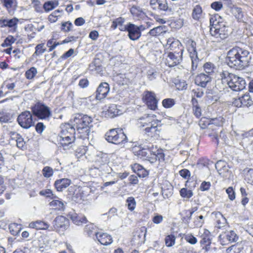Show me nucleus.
Instances as JSON below:
<instances>
[{"label":"nucleus","mask_w":253,"mask_h":253,"mask_svg":"<svg viewBox=\"0 0 253 253\" xmlns=\"http://www.w3.org/2000/svg\"><path fill=\"white\" fill-rule=\"evenodd\" d=\"M251 59L248 50L236 46L228 51L226 61L230 67L240 70L249 66Z\"/></svg>","instance_id":"f257e3e1"},{"label":"nucleus","mask_w":253,"mask_h":253,"mask_svg":"<svg viewBox=\"0 0 253 253\" xmlns=\"http://www.w3.org/2000/svg\"><path fill=\"white\" fill-rule=\"evenodd\" d=\"M210 34L216 39L224 40L229 35V28L222 21L221 17L216 14L212 16L210 19Z\"/></svg>","instance_id":"f03ea898"},{"label":"nucleus","mask_w":253,"mask_h":253,"mask_svg":"<svg viewBox=\"0 0 253 253\" xmlns=\"http://www.w3.org/2000/svg\"><path fill=\"white\" fill-rule=\"evenodd\" d=\"M92 120L90 116L80 113L75 114L74 117V126L84 139L88 138L90 127H92Z\"/></svg>","instance_id":"7ed1b4c3"},{"label":"nucleus","mask_w":253,"mask_h":253,"mask_svg":"<svg viewBox=\"0 0 253 253\" xmlns=\"http://www.w3.org/2000/svg\"><path fill=\"white\" fill-rule=\"evenodd\" d=\"M58 141L64 150L69 149L75 140V128L73 125L66 123L60 126Z\"/></svg>","instance_id":"20e7f679"},{"label":"nucleus","mask_w":253,"mask_h":253,"mask_svg":"<svg viewBox=\"0 0 253 253\" xmlns=\"http://www.w3.org/2000/svg\"><path fill=\"white\" fill-rule=\"evenodd\" d=\"M222 82L226 83L228 86L233 91H238L243 90L246 86L245 80L235 74L230 73L227 71H223L220 74Z\"/></svg>","instance_id":"39448f33"},{"label":"nucleus","mask_w":253,"mask_h":253,"mask_svg":"<svg viewBox=\"0 0 253 253\" xmlns=\"http://www.w3.org/2000/svg\"><path fill=\"white\" fill-rule=\"evenodd\" d=\"M105 139L108 142L115 144H124L127 141L126 136L123 130L119 128L111 129L107 132Z\"/></svg>","instance_id":"423d86ee"},{"label":"nucleus","mask_w":253,"mask_h":253,"mask_svg":"<svg viewBox=\"0 0 253 253\" xmlns=\"http://www.w3.org/2000/svg\"><path fill=\"white\" fill-rule=\"evenodd\" d=\"M32 111L33 114L40 119H48L51 116L50 109L41 102H37L32 107Z\"/></svg>","instance_id":"0eeeda50"},{"label":"nucleus","mask_w":253,"mask_h":253,"mask_svg":"<svg viewBox=\"0 0 253 253\" xmlns=\"http://www.w3.org/2000/svg\"><path fill=\"white\" fill-rule=\"evenodd\" d=\"M183 51V48H181L174 51V52H169L166 58V64L169 67H173L179 64L182 60Z\"/></svg>","instance_id":"6e6552de"},{"label":"nucleus","mask_w":253,"mask_h":253,"mask_svg":"<svg viewBox=\"0 0 253 253\" xmlns=\"http://www.w3.org/2000/svg\"><path fill=\"white\" fill-rule=\"evenodd\" d=\"M17 121L19 125L24 128H29L34 124L32 115L28 111L23 112L20 114L17 118Z\"/></svg>","instance_id":"1a4fd4ad"},{"label":"nucleus","mask_w":253,"mask_h":253,"mask_svg":"<svg viewBox=\"0 0 253 253\" xmlns=\"http://www.w3.org/2000/svg\"><path fill=\"white\" fill-rule=\"evenodd\" d=\"M144 29L142 25L137 26L135 24L128 23L126 31L128 32V36L132 41L138 40L141 36V31Z\"/></svg>","instance_id":"9d476101"},{"label":"nucleus","mask_w":253,"mask_h":253,"mask_svg":"<svg viewBox=\"0 0 253 253\" xmlns=\"http://www.w3.org/2000/svg\"><path fill=\"white\" fill-rule=\"evenodd\" d=\"M143 98L150 109L155 110L157 108L158 100L154 92L150 91H145Z\"/></svg>","instance_id":"9b49d317"},{"label":"nucleus","mask_w":253,"mask_h":253,"mask_svg":"<svg viewBox=\"0 0 253 253\" xmlns=\"http://www.w3.org/2000/svg\"><path fill=\"white\" fill-rule=\"evenodd\" d=\"M219 242L222 245H225L230 242H236L238 236L232 230L225 232L220 234L218 237Z\"/></svg>","instance_id":"f8f14e48"},{"label":"nucleus","mask_w":253,"mask_h":253,"mask_svg":"<svg viewBox=\"0 0 253 253\" xmlns=\"http://www.w3.org/2000/svg\"><path fill=\"white\" fill-rule=\"evenodd\" d=\"M53 226L56 231H63L69 226V220L63 216H57L53 221Z\"/></svg>","instance_id":"ddd939ff"},{"label":"nucleus","mask_w":253,"mask_h":253,"mask_svg":"<svg viewBox=\"0 0 253 253\" xmlns=\"http://www.w3.org/2000/svg\"><path fill=\"white\" fill-rule=\"evenodd\" d=\"M156 116L154 115L145 114L137 119V125L139 127H143L150 126L156 119Z\"/></svg>","instance_id":"4468645a"},{"label":"nucleus","mask_w":253,"mask_h":253,"mask_svg":"<svg viewBox=\"0 0 253 253\" xmlns=\"http://www.w3.org/2000/svg\"><path fill=\"white\" fill-rule=\"evenodd\" d=\"M19 20L14 17L12 19L4 18L0 19V28L8 27L15 32L17 28Z\"/></svg>","instance_id":"2eb2a0df"},{"label":"nucleus","mask_w":253,"mask_h":253,"mask_svg":"<svg viewBox=\"0 0 253 253\" xmlns=\"http://www.w3.org/2000/svg\"><path fill=\"white\" fill-rule=\"evenodd\" d=\"M211 77L205 73H201L196 76L195 83L196 85L205 88L207 84L211 82Z\"/></svg>","instance_id":"dca6fc26"},{"label":"nucleus","mask_w":253,"mask_h":253,"mask_svg":"<svg viewBox=\"0 0 253 253\" xmlns=\"http://www.w3.org/2000/svg\"><path fill=\"white\" fill-rule=\"evenodd\" d=\"M124 110L121 106L116 104H111L105 112V115L108 117L112 118L123 114Z\"/></svg>","instance_id":"f3484780"},{"label":"nucleus","mask_w":253,"mask_h":253,"mask_svg":"<svg viewBox=\"0 0 253 253\" xmlns=\"http://www.w3.org/2000/svg\"><path fill=\"white\" fill-rule=\"evenodd\" d=\"M109 84L107 83H102L98 86L96 91V98L101 100L105 98L109 92Z\"/></svg>","instance_id":"a211bd4d"},{"label":"nucleus","mask_w":253,"mask_h":253,"mask_svg":"<svg viewBox=\"0 0 253 253\" xmlns=\"http://www.w3.org/2000/svg\"><path fill=\"white\" fill-rule=\"evenodd\" d=\"M101 157H99L96 160V164L99 166L98 169L105 172L110 173L111 168L108 166V160L105 154H102Z\"/></svg>","instance_id":"6ab92c4d"},{"label":"nucleus","mask_w":253,"mask_h":253,"mask_svg":"<svg viewBox=\"0 0 253 253\" xmlns=\"http://www.w3.org/2000/svg\"><path fill=\"white\" fill-rule=\"evenodd\" d=\"M160 123V121L155 120L152 124L145 128V133L151 137H156L159 135V130L158 129V126Z\"/></svg>","instance_id":"aec40b11"},{"label":"nucleus","mask_w":253,"mask_h":253,"mask_svg":"<svg viewBox=\"0 0 253 253\" xmlns=\"http://www.w3.org/2000/svg\"><path fill=\"white\" fill-rule=\"evenodd\" d=\"M125 19L122 17H119L115 19L112 23L111 28L115 30L118 28L121 31H126L127 30V25H125Z\"/></svg>","instance_id":"412c9836"},{"label":"nucleus","mask_w":253,"mask_h":253,"mask_svg":"<svg viewBox=\"0 0 253 253\" xmlns=\"http://www.w3.org/2000/svg\"><path fill=\"white\" fill-rule=\"evenodd\" d=\"M96 238L101 244L105 246L108 245L113 242L111 236L106 233L99 232L96 234Z\"/></svg>","instance_id":"4be33fe9"},{"label":"nucleus","mask_w":253,"mask_h":253,"mask_svg":"<svg viewBox=\"0 0 253 253\" xmlns=\"http://www.w3.org/2000/svg\"><path fill=\"white\" fill-rule=\"evenodd\" d=\"M71 183V181L68 178H62L56 180L54 186L58 191H62L63 189L68 187Z\"/></svg>","instance_id":"5701e85b"},{"label":"nucleus","mask_w":253,"mask_h":253,"mask_svg":"<svg viewBox=\"0 0 253 253\" xmlns=\"http://www.w3.org/2000/svg\"><path fill=\"white\" fill-rule=\"evenodd\" d=\"M199 236L201 238L200 242L202 246L205 244L209 243L211 240V232L206 229H202L199 231Z\"/></svg>","instance_id":"b1692460"},{"label":"nucleus","mask_w":253,"mask_h":253,"mask_svg":"<svg viewBox=\"0 0 253 253\" xmlns=\"http://www.w3.org/2000/svg\"><path fill=\"white\" fill-rule=\"evenodd\" d=\"M70 218L74 224L77 225H82L83 223H86L87 220L85 216L84 215H79L74 212L70 214Z\"/></svg>","instance_id":"393cba45"},{"label":"nucleus","mask_w":253,"mask_h":253,"mask_svg":"<svg viewBox=\"0 0 253 253\" xmlns=\"http://www.w3.org/2000/svg\"><path fill=\"white\" fill-rule=\"evenodd\" d=\"M29 227L37 230H46L49 227V225L46 222L37 220L31 222L29 224Z\"/></svg>","instance_id":"a878e982"},{"label":"nucleus","mask_w":253,"mask_h":253,"mask_svg":"<svg viewBox=\"0 0 253 253\" xmlns=\"http://www.w3.org/2000/svg\"><path fill=\"white\" fill-rule=\"evenodd\" d=\"M147 146L146 148H139L138 150H136L135 148H133V152L134 154L138 156L140 159H142L143 160H146L148 158V156L149 154V148L148 147L150 146Z\"/></svg>","instance_id":"bb28decb"},{"label":"nucleus","mask_w":253,"mask_h":253,"mask_svg":"<svg viewBox=\"0 0 253 253\" xmlns=\"http://www.w3.org/2000/svg\"><path fill=\"white\" fill-rule=\"evenodd\" d=\"M133 171L140 177H145L148 175V171L142 166L135 164L132 167Z\"/></svg>","instance_id":"cd10ccee"},{"label":"nucleus","mask_w":253,"mask_h":253,"mask_svg":"<svg viewBox=\"0 0 253 253\" xmlns=\"http://www.w3.org/2000/svg\"><path fill=\"white\" fill-rule=\"evenodd\" d=\"M11 134L13 136L12 139H15L16 142L17 147L21 149H25L26 148V143L22 136L19 133L14 132H11Z\"/></svg>","instance_id":"c85d7f7f"},{"label":"nucleus","mask_w":253,"mask_h":253,"mask_svg":"<svg viewBox=\"0 0 253 253\" xmlns=\"http://www.w3.org/2000/svg\"><path fill=\"white\" fill-rule=\"evenodd\" d=\"M215 216L216 218L215 226L220 229L223 227L226 224V219L220 212H215Z\"/></svg>","instance_id":"c756f323"},{"label":"nucleus","mask_w":253,"mask_h":253,"mask_svg":"<svg viewBox=\"0 0 253 253\" xmlns=\"http://www.w3.org/2000/svg\"><path fill=\"white\" fill-rule=\"evenodd\" d=\"M49 205L54 210L58 211H63L65 208L64 203L59 200H52L50 202Z\"/></svg>","instance_id":"7c9ffc66"},{"label":"nucleus","mask_w":253,"mask_h":253,"mask_svg":"<svg viewBox=\"0 0 253 253\" xmlns=\"http://www.w3.org/2000/svg\"><path fill=\"white\" fill-rule=\"evenodd\" d=\"M84 232L89 237L95 236L96 237V234L99 232L96 231V227L92 223L87 224L84 228Z\"/></svg>","instance_id":"2f4dec72"},{"label":"nucleus","mask_w":253,"mask_h":253,"mask_svg":"<svg viewBox=\"0 0 253 253\" xmlns=\"http://www.w3.org/2000/svg\"><path fill=\"white\" fill-rule=\"evenodd\" d=\"M215 167L220 174L224 175V173L228 171V167L226 166V163L224 161H218L216 163Z\"/></svg>","instance_id":"473e14b6"},{"label":"nucleus","mask_w":253,"mask_h":253,"mask_svg":"<svg viewBox=\"0 0 253 253\" xmlns=\"http://www.w3.org/2000/svg\"><path fill=\"white\" fill-rule=\"evenodd\" d=\"M244 247L241 243L232 245L226 250V253H240Z\"/></svg>","instance_id":"72a5a7b5"},{"label":"nucleus","mask_w":253,"mask_h":253,"mask_svg":"<svg viewBox=\"0 0 253 253\" xmlns=\"http://www.w3.org/2000/svg\"><path fill=\"white\" fill-rule=\"evenodd\" d=\"M196 46V43L195 42L193 41L188 42L187 50L189 52L190 58L195 57V56H198Z\"/></svg>","instance_id":"f704fd0d"},{"label":"nucleus","mask_w":253,"mask_h":253,"mask_svg":"<svg viewBox=\"0 0 253 253\" xmlns=\"http://www.w3.org/2000/svg\"><path fill=\"white\" fill-rule=\"evenodd\" d=\"M203 68L207 75L210 76L214 73L216 69L215 65L211 62H206L203 65Z\"/></svg>","instance_id":"c9c22d12"},{"label":"nucleus","mask_w":253,"mask_h":253,"mask_svg":"<svg viewBox=\"0 0 253 253\" xmlns=\"http://www.w3.org/2000/svg\"><path fill=\"white\" fill-rule=\"evenodd\" d=\"M22 229V225L20 224L16 223H12L9 225V229L11 233L14 236H17L20 233Z\"/></svg>","instance_id":"e433bc0d"},{"label":"nucleus","mask_w":253,"mask_h":253,"mask_svg":"<svg viewBox=\"0 0 253 253\" xmlns=\"http://www.w3.org/2000/svg\"><path fill=\"white\" fill-rule=\"evenodd\" d=\"M193 104V111L194 114L197 118H199L201 116V109L198 105V101L196 98L192 99Z\"/></svg>","instance_id":"4c0bfd02"},{"label":"nucleus","mask_w":253,"mask_h":253,"mask_svg":"<svg viewBox=\"0 0 253 253\" xmlns=\"http://www.w3.org/2000/svg\"><path fill=\"white\" fill-rule=\"evenodd\" d=\"M224 121L225 120L223 117H219L218 118L212 119L211 121H210V122H208V124L209 125H211V126L210 127V128L213 129V128H212V125H214L217 126H222Z\"/></svg>","instance_id":"58836bf2"},{"label":"nucleus","mask_w":253,"mask_h":253,"mask_svg":"<svg viewBox=\"0 0 253 253\" xmlns=\"http://www.w3.org/2000/svg\"><path fill=\"white\" fill-rule=\"evenodd\" d=\"M243 107H249L251 106L253 101L249 94H244L240 97Z\"/></svg>","instance_id":"ea45409f"},{"label":"nucleus","mask_w":253,"mask_h":253,"mask_svg":"<svg viewBox=\"0 0 253 253\" xmlns=\"http://www.w3.org/2000/svg\"><path fill=\"white\" fill-rule=\"evenodd\" d=\"M151 152L155 153L157 161L158 160L160 162H164L165 160V154L162 149H158L157 148H154V150H151Z\"/></svg>","instance_id":"a19ab883"},{"label":"nucleus","mask_w":253,"mask_h":253,"mask_svg":"<svg viewBox=\"0 0 253 253\" xmlns=\"http://www.w3.org/2000/svg\"><path fill=\"white\" fill-rule=\"evenodd\" d=\"M202 10L199 5H196L193 9L192 17L195 20H198L201 16Z\"/></svg>","instance_id":"79ce46f5"},{"label":"nucleus","mask_w":253,"mask_h":253,"mask_svg":"<svg viewBox=\"0 0 253 253\" xmlns=\"http://www.w3.org/2000/svg\"><path fill=\"white\" fill-rule=\"evenodd\" d=\"M165 244L167 247H170L173 246L175 242V237L172 234L167 236L165 239Z\"/></svg>","instance_id":"37998d69"},{"label":"nucleus","mask_w":253,"mask_h":253,"mask_svg":"<svg viewBox=\"0 0 253 253\" xmlns=\"http://www.w3.org/2000/svg\"><path fill=\"white\" fill-rule=\"evenodd\" d=\"M149 150V154L148 156V158L146 160L148 161L150 163L153 164L157 161V158H156L155 153L152 152H151V150H154V147L153 145H151L148 147Z\"/></svg>","instance_id":"c03bdc74"},{"label":"nucleus","mask_w":253,"mask_h":253,"mask_svg":"<svg viewBox=\"0 0 253 253\" xmlns=\"http://www.w3.org/2000/svg\"><path fill=\"white\" fill-rule=\"evenodd\" d=\"M126 206L129 210L133 211L136 207V202L134 198L132 197L127 198L126 200Z\"/></svg>","instance_id":"a18cd8bd"},{"label":"nucleus","mask_w":253,"mask_h":253,"mask_svg":"<svg viewBox=\"0 0 253 253\" xmlns=\"http://www.w3.org/2000/svg\"><path fill=\"white\" fill-rule=\"evenodd\" d=\"M175 104V100L172 98H166L162 101L163 106L165 108H170Z\"/></svg>","instance_id":"49530a36"},{"label":"nucleus","mask_w":253,"mask_h":253,"mask_svg":"<svg viewBox=\"0 0 253 253\" xmlns=\"http://www.w3.org/2000/svg\"><path fill=\"white\" fill-rule=\"evenodd\" d=\"M33 7L35 8V10L39 13L43 12V5L41 4V2L39 0H33L32 2Z\"/></svg>","instance_id":"de8ad7c7"},{"label":"nucleus","mask_w":253,"mask_h":253,"mask_svg":"<svg viewBox=\"0 0 253 253\" xmlns=\"http://www.w3.org/2000/svg\"><path fill=\"white\" fill-rule=\"evenodd\" d=\"M37 74V70L35 67H31L25 73V77L29 80L32 79Z\"/></svg>","instance_id":"09e8293b"},{"label":"nucleus","mask_w":253,"mask_h":253,"mask_svg":"<svg viewBox=\"0 0 253 253\" xmlns=\"http://www.w3.org/2000/svg\"><path fill=\"white\" fill-rule=\"evenodd\" d=\"M90 192V189L88 187H82L79 190V194L81 197V199L84 200Z\"/></svg>","instance_id":"8fccbe9b"},{"label":"nucleus","mask_w":253,"mask_h":253,"mask_svg":"<svg viewBox=\"0 0 253 253\" xmlns=\"http://www.w3.org/2000/svg\"><path fill=\"white\" fill-rule=\"evenodd\" d=\"M180 194L183 198L189 199L193 196V192L191 190L183 188L180 190Z\"/></svg>","instance_id":"3c124183"},{"label":"nucleus","mask_w":253,"mask_h":253,"mask_svg":"<svg viewBox=\"0 0 253 253\" xmlns=\"http://www.w3.org/2000/svg\"><path fill=\"white\" fill-rule=\"evenodd\" d=\"M204 92L202 89L197 88L194 89L192 90V98L194 99L196 98H201L204 95Z\"/></svg>","instance_id":"603ef678"},{"label":"nucleus","mask_w":253,"mask_h":253,"mask_svg":"<svg viewBox=\"0 0 253 253\" xmlns=\"http://www.w3.org/2000/svg\"><path fill=\"white\" fill-rule=\"evenodd\" d=\"M163 32V28L162 26H158L151 29L149 34L152 36H157L160 35Z\"/></svg>","instance_id":"864d4df0"},{"label":"nucleus","mask_w":253,"mask_h":253,"mask_svg":"<svg viewBox=\"0 0 253 253\" xmlns=\"http://www.w3.org/2000/svg\"><path fill=\"white\" fill-rule=\"evenodd\" d=\"M168 48H169L172 52H174V51L178 50V49L183 48L181 42L179 41H175V42H173L171 45H169Z\"/></svg>","instance_id":"5fc2aeb1"},{"label":"nucleus","mask_w":253,"mask_h":253,"mask_svg":"<svg viewBox=\"0 0 253 253\" xmlns=\"http://www.w3.org/2000/svg\"><path fill=\"white\" fill-rule=\"evenodd\" d=\"M16 39L12 36H8L4 40V42L1 44L3 47L8 46L11 45L16 41Z\"/></svg>","instance_id":"6e6d98bb"},{"label":"nucleus","mask_w":253,"mask_h":253,"mask_svg":"<svg viewBox=\"0 0 253 253\" xmlns=\"http://www.w3.org/2000/svg\"><path fill=\"white\" fill-rule=\"evenodd\" d=\"M42 173L45 177L49 178L53 175V171L51 168L46 166L43 169Z\"/></svg>","instance_id":"4d7b16f0"},{"label":"nucleus","mask_w":253,"mask_h":253,"mask_svg":"<svg viewBox=\"0 0 253 253\" xmlns=\"http://www.w3.org/2000/svg\"><path fill=\"white\" fill-rule=\"evenodd\" d=\"M147 78L150 81L155 80L158 76V73L154 69H150L147 72Z\"/></svg>","instance_id":"13d9d810"},{"label":"nucleus","mask_w":253,"mask_h":253,"mask_svg":"<svg viewBox=\"0 0 253 253\" xmlns=\"http://www.w3.org/2000/svg\"><path fill=\"white\" fill-rule=\"evenodd\" d=\"M185 240L191 245H195L197 243V239L192 234H187L185 237Z\"/></svg>","instance_id":"bf43d9fd"},{"label":"nucleus","mask_w":253,"mask_h":253,"mask_svg":"<svg viewBox=\"0 0 253 253\" xmlns=\"http://www.w3.org/2000/svg\"><path fill=\"white\" fill-rule=\"evenodd\" d=\"M176 88L179 90H183L186 89L187 87V84L184 80L180 81L175 84Z\"/></svg>","instance_id":"052dcab7"},{"label":"nucleus","mask_w":253,"mask_h":253,"mask_svg":"<svg viewBox=\"0 0 253 253\" xmlns=\"http://www.w3.org/2000/svg\"><path fill=\"white\" fill-rule=\"evenodd\" d=\"M246 178L249 183L253 185V169H249L246 174Z\"/></svg>","instance_id":"680f3d73"},{"label":"nucleus","mask_w":253,"mask_h":253,"mask_svg":"<svg viewBox=\"0 0 253 253\" xmlns=\"http://www.w3.org/2000/svg\"><path fill=\"white\" fill-rule=\"evenodd\" d=\"M177 7V5L173 3L169 4V5H168L167 13L169 14H173L176 11Z\"/></svg>","instance_id":"e2e57ef3"},{"label":"nucleus","mask_w":253,"mask_h":253,"mask_svg":"<svg viewBox=\"0 0 253 253\" xmlns=\"http://www.w3.org/2000/svg\"><path fill=\"white\" fill-rule=\"evenodd\" d=\"M204 222V217L203 215H200L197 217L194 220L195 227H201Z\"/></svg>","instance_id":"0e129e2a"},{"label":"nucleus","mask_w":253,"mask_h":253,"mask_svg":"<svg viewBox=\"0 0 253 253\" xmlns=\"http://www.w3.org/2000/svg\"><path fill=\"white\" fill-rule=\"evenodd\" d=\"M211 7L216 11H219L223 7L222 3L221 1H214L211 5Z\"/></svg>","instance_id":"69168bd1"},{"label":"nucleus","mask_w":253,"mask_h":253,"mask_svg":"<svg viewBox=\"0 0 253 253\" xmlns=\"http://www.w3.org/2000/svg\"><path fill=\"white\" fill-rule=\"evenodd\" d=\"M192 66L191 68L192 71H195L196 70L198 67V63H199V58L198 56H195V57H191Z\"/></svg>","instance_id":"338daca9"},{"label":"nucleus","mask_w":253,"mask_h":253,"mask_svg":"<svg viewBox=\"0 0 253 253\" xmlns=\"http://www.w3.org/2000/svg\"><path fill=\"white\" fill-rule=\"evenodd\" d=\"M180 175L185 179L188 178L191 175L190 171L186 169H182L179 171Z\"/></svg>","instance_id":"774afa93"}]
</instances>
